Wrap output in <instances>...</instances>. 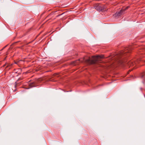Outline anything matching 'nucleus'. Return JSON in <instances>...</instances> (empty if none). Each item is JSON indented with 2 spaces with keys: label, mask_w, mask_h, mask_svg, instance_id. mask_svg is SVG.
Wrapping results in <instances>:
<instances>
[{
  "label": "nucleus",
  "mask_w": 145,
  "mask_h": 145,
  "mask_svg": "<svg viewBox=\"0 0 145 145\" xmlns=\"http://www.w3.org/2000/svg\"><path fill=\"white\" fill-rule=\"evenodd\" d=\"M104 56L103 55H97L96 56H92L91 57H89L88 59H85L84 58L83 60L81 59H79V61H85L86 63L89 64H96L97 63L99 62L100 61L99 60L100 58H103Z\"/></svg>",
  "instance_id": "1"
},
{
  "label": "nucleus",
  "mask_w": 145,
  "mask_h": 145,
  "mask_svg": "<svg viewBox=\"0 0 145 145\" xmlns=\"http://www.w3.org/2000/svg\"><path fill=\"white\" fill-rule=\"evenodd\" d=\"M125 50L121 51L115 57L116 58L117 61L118 62H121L122 63L124 62L125 61L123 60L122 59H121V58L122 57L126 55L129 52L128 51L132 50V48L131 46H129L128 47H125L124 49Z\"/></svg>",
  "instance_id": "2"
},
{
  "label": "nucleus",
  "mask_w": 145,
  "mask_h": 145,
  "mask_svg": "<svg viewBox=\"0 0 145 145\" xmlns=\"http://www.w3.org/2000/svg\"><path fill=\"white\" fill-rule=\"evenodd\" d=\"M129 7H130L129 6H128L125 8L121 9L118 12L116 13V15L117 16H119L121 14H123L124 13L125 11Z\"/></svg>",
  "instance_id": "3"
},
{
  "label": "nucleus",
  "mask_w": 145,
  "mask_h": 145,
  "mask_svg": "<svg viewBox=\"0 0 145 145\" xmlns=\"http://www.w3.org/2000/svg\"><path fill=\"white\" fill-rule=\"evenodd\" d=\"M95 9L97 11H100L104 10V8L102 5H98L97 6H95L94 7Z\"/></svg>",
  "instance_id": "4"
},
{
  "label": "nucleus",
  "mask_w": 145,
  "mask_h": 145,
  "mask_svg": "<svg viewBox=\"0 0 145 145\" xmlns=\"http://www.w3.org/2000/svg\"><path fill=\"white\" fill-rule=\"evenodd\" d=\"M136 63V62H134V61L132 60L131 61H130L129 62H128V64L129 65H130V67L133 66L134 65V64H135Z\"/></svg>",
  "instance_id": "5"
},
{
  "label": "nucleus",
  "mask_w": 145,
  "mask_h": 145,
  "mask_svg": "<svg viewBox=\"0 0 145 145\" xmlns=\"http://www.w3.org/2000/svg\"><path fill=\"white\" fill-rule=\"evenodd\" d=\"M29 86L31 87H33L37 86L36 85V84L35 83V82H33L32 83H31L29 84Z\"/></svg>",
  "instance_id": "6"
},
{
  "label": "nucleus",
  "mask_w": 145,
  "mask_h": 145,
  "mask_svg": "<svg viewBox=\"0 0 145 145\" xmlns=\"http://www.w3.org/2000/svg\"><path fill=\"white\" fill-rule=\"evenodd\" d=\"M57 74L56 73H54V74L53 76H52V78H53V76H56V75H57Z\"/></svg>",
  "instance_id": "7"
},
{
  "label": "nucleus",
  "mask_w": 145,
  "mask_h": 145,
  "mask_svg": "<svg viewBox=\"0 0 145 145\" xmlns=\"http://www.w3.org/2000/svg\"><path fill=\"white\" fill-rule=\"evenodd\" d=\"M140 61V60L139 59H137V60L136 62L138 63Z\"/></svg>",
  "instance_id": "8"
},
{
  "label": "nucleus",
  "mask_w": 145,
  "mask_h": 145,
  "mask_svg": "<svg viewBox=\"0 0 145 145\" xmlns=\"http://www.w3.org/2000/svg\"><path fill=\"white\" fill-rule=\"evenodd\" d=\"M19 63V61H17V62H15V63L16 64H18Z\"/></svg>",
  "instance_id": "9"
},
{
  "label": "nucleus",
  "mask_w": 145,
  "mask_h": 145,
  "mask_svg": "<svg viewBox=\"0 0 145 145\" xmlns=\"http://www.w3.org/2000/svg\"><path fill=\"white\" fill-rule=\"evenodd\" d=\"M12 65V64L10 65H8L7 67H8L9 66H11Z\"/></svg>",
  "instance_id": "10"
},
{
  "label": "nucleus",
  "mask_w": 145,
  "mask_h": 145,
  "mask_svg": "<svg viewBox=\"0 0 145 145\" xmlns=\"http://www.w3.org/2000/svg\"><path fill=\"white\" fill-rule=\"evenodd\" d=\"M7 46V45L5 46L4 47H3V48L1 50H3L5 48L6 46Z\"/></svg>",
  "instance_id": "11"
},
{
  "label": "nucleus",
  "mask_w": 145,
  "mask_h": 145,
  "mask_svg": "<svg viewBox=\"0 0 145 145\" xmlns=\"http://www.w3.org/2000/svg\"><path fill=\"white\" fill-rule=\"evenodd\" d=\"M7 46V45L5 46L4 47H3V48L1 50H3L5 48L6 46Z\"/></svg>",
  "instance_id": "12"
},
{
  "label": "nucleus",
  "mask_w": 145,
  "mask_h": 145,
  "mask_svg": "<svg viewBox=\"0 0 145 145\" xmlns=\"http://www.w3.org/2000/svg\"><path fill=\"white\" fill-rule=\"evenodd\" d=\"M132 70H130H130H129L128 71V72H131Z\"/></svg>",
  "instance_id": "13"
},
{
  "label": "nucleus",
  "mask_w": 145,
  "mask_h": 145,
  "mask_svg": "<svg viewBox=\"0 0 145 145\" xmlns=\"http://www.w3.org/2000/svg\"><path fill=\"white\" fill-rule=\"evenodd\" d=\"M6 65V63L5 65H3V66L4 67Z\"/></svg>",
  "instance_id": "14"
},
{
  "label": "nucleus",
  "mask_w": 145,
  "mask_h": 145,
  "mask_svg": "<svg viewBox=\"0 0 145 145\" xmlns=\"http://www.w3.org/2000/svg\"><path fill=\"white\" fill-rule=\"evenodd\" d=\"M22 78H19V80H22Z\"/></svg>",
  "instance_id": "15"
},
{
  "label": "nucleus",
  "mask_w": 145,
  "mask_h": 145,
  "mask_svg": "<svg viewBox=\"0 0 145 145\" xmlns=\"http://www.w3.org/2000/svg\"><path fill=\"white\" fill-rule=\"evenodd\" d=\"M6 57H5V59L6 58Z\"/></svg>",
  "instance_id": "16"
},
{
  "label": "nucleus",
  "mask_w": 145,
  "mask_h": 145,
  "mask_svg": "<svg viewBox=\"0 0 145 145\" xmlns=\"http://www.w3.org/2000/svg\"><path fill=\"white\" fill-rule=\"evenodd\" d=\"M50 15H48V16H50Z\"/></svg>",
  "instance_id": "17"
}]
</instances>
